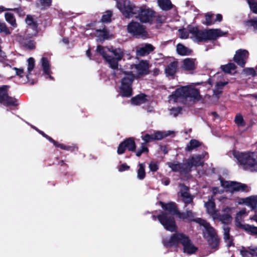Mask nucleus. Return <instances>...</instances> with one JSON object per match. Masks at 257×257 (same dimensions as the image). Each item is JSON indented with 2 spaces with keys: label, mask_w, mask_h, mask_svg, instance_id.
<instances>
[{
  "label": "nucleus",
  "mask_w": 257,
  "mask_h": 257,
  "mask_svg": "<svg viewBox=\"0 0 257 257\" xmlns=\"http://www.w3.org/2000/svg\"><path fill=\"white\" fill-rule=\"evenodd\" d=\"M162 207L171 214H176L179 218L182 220H187L188 222H195L204 227L203 233L204 237L207 239L210 246L212 248H215L218 245L219 240L214 228L211 227L206 220L196 217V214L190 210H186L184 212H181L177 210L176 204L171 202L164 204L161 202Z\"/></svg>",
  "instance_id": "1"
},
{
  "label": "nucleus",
  "mask_w": 257,
  "mask_h": 257,
  "mask_svg": "<svg viewBox=\"0 0 257 257\" xmlns=\"http://www.w3.org/2000/svg\"><path fill=\"white\" fill-rule=\"evenodd\" d=\"M148 64L142 61L138 64H126L122 71L119 93L122 97H129L133 95L132 85L136 78L148 73Z\"/></svg>",
  "instance_id": "2"
},
{
  "label": "nucleus",
  "mask_w": 257,
  "mask_h": 257,
  "mask_svg": "<svg viewBox=\"0 0 257 257\" xmlns=\"http://www.w3.org/2000/svg\"><path fill=\"white\" fill-rule=\"evenodd\" d=\"M163 243L167 247H177L181 245L183 247V252L189 255L194 253L197 250L189 236L182 232H177L173 234L170 237L164 238Z\"/></svg>",
  "instance_id": "3"
},
{
  "label": "nucleus",
  "mask_w": 257,
  "mask_h": 257,
  "mask_svg": "<svg viewBox=\"0 0 257 257\" xmlns=\"http://www.w3.org/2000/svg\"><path fill=\"white\" fill-rule=\"evenodd\" d=\"M200 95L198 90L191 86H186L177 89L169 96V101L171 103L181 102L187 103L198 100Z\"/></svg>",
  "instance_id": "4"
},
{
  "label": "nucleus",
  "mask_w": 257,
  "mask_h": 257,
  "mask_svg": "<svg viewBox=\"0 0 257 257\" xmlns=\"http://www.w3.org/2000/svg\"><path fill=\"white\" fill-rule=\"evenodd\" d=\"M188 31L190 34V38L194 42L198 43L208 40H214L225 35V33L219 29L200 30L196 27H189Z\"/></svg>",
  "instance_id": "5"
},
{
  "label": "nucleus",
  "mask_w": 257,
  "mask_h": 257,
  "mask_svg": "<svg viewBox=\"0 0 257 257\" xmlns=\"http://www.w3.org/2000/svg\"><path fill=\"white\" fill-rule=\"evenodd\" d=\"M255 149L253 152L244 153L234 151L233 155L245 170L257 171V143L254 144Z\"/></svg>",
  "instance_id": "6"
},
{
  "label": "nucleus",
  "mask_w": 257,
  "mask_h": 257,
  "mask_svg": "<svg viewBox=\"0 0 257 257\" xmlns=\"http://www.w3.org/2000/svg\"><path fill=\"white\" fill-rule=\"evenodd\" d=\"M96 51L99 53L108 63L110 67L113 69L118 68V62L123 55L121 49L119 48L113 49L98 46Z\"/></svg>",
  "instance_id": "7"
},
{
  "label": "nucleus",
  "mask_w": 257,
  "mask_h": 257,
  "mask_svg": "<svg viewBox=\"0 0 257 257\" xmlns=\"http://www.w3.org/2000/svg\"><path fill=\"white\" fill-rule=\"evenodd\" d=\"M116 1L117 8L125 18H130L135 16L138 7L133 3L128 0Z\"/></svg>",
  "instance_id": "8"
},
{
  "label": "nucleus",
  "mask_w": 257,
  "mask_h": 257,
  "mask_svg": "<svg viewBox=\"0 0 257 257\" xmlns=\"http://www.w3.org/2000/svg\"><path fill=\"white\" fill-rule=\"evenodd\" d=\"M154 11L146 6L137 7V12L135 16L142 23H151L155 17Z\"/></svg>",
  "instance_id": "9"
},
{
  "label": "nucleus",
  "mask_w": 257,
  "mask_h": 257,
  "mask_svg": "<svg viewBox=\"0 0 257 257\" xmlns=\"http://www.w3.org/2000/svg\"><path fill=\"white\" fill-rule=\"evenodd\" d=\"M221 186L224 188L226 192L233 193L237 191L248 192L250 190V188L244 184L240 183L228 181L220 179Z\"/></svg>",
  "instance_id": "10"
},
{
  "label": "nucleus",
  "mask_w": 257,
  "mask_h": 257,
  "mask_svg": "<svg viewBox=\"0 0 257 257\" xmlns=\"http://www.w3.org/2000/svg\"><path fill=\"white\" fill-rule=\"evenodd\" d=\"M152 218L154 220L157 218L164 227L168 231L173 232L177 230V227L174 219L169 217L166 213H162L157 216L153 215Z\"/></svg>",
  "instance_id": "11"
},
{
  "label": "nucleus",
  "mask_w": 257,
  "mask_h": 257,
  "mask_svg": "<svg viewBox=\"0 0 257 257\" xmlns=\"http://www.w3.org/2000/svg\"><path fill=\"white\" fill-rule=\"evenodd\" d=\"M127 32L136 37H145L147 33L143 25L139 23L132 21L127 25Z\"/></svg>",
  "instance_id": "12"
},
{
  "label": "nucleus",
  "mask_w": 257,
  "mask_h": 257,
  "mask_svg": "<svg viewBox=\"0 0 257 257\" xmlns=\"http://www.w3.org/2000/svg\"><path fill=\"white\" fill-rule=\"evenodd\" d=\"M7 88V86L0 87V103L6 105H17V100L8 95Z\"/></svg>",
  "instance_id": "13"
},
{
  "label": "nucleus",
  "mask_w": 257,
  "mask_h": 257,
  "mask_svg": "<svg viewBox=\"0 0 257 257\" xmlns=\"http://www.w3.org/2000/svg\"><path fill=\"white\" fill-rule=\"evenodd\" d=\"M27 72H24L23 68H18L14 67L13 68L16 72V75L20 78L23 77L25 75L28 80L30 78V76L31 74V72L34 69L35 67V60L33 58L30 57L27 60Z\"/></svg>",
  "instance_id": "14"
},
{
  "label": "nucleus",
  "mask_w": 257,
  "mask_h": 257,
  "mask_svg": "<svg viewBox=\"0 0 257 257\" xmlns=\"http://www.w3.org/2000/svg\"><path fill=\"white\" fill-rule=\"evenodd\" d=\"M168 166L173 171L179 172L181 174H186L191 171L192 165L190 163H175L169 162L167 163Z\"/></svg>",
  "instance_id": "15"
},
{
  "label": "nucleus",
  "mask_w": 257,
  "mask_h": 257,
  "mask_svg": "<svg viewBox=\"0 0 257 257\" xmlns=\"http://www.w3.org/2000/svg\"><path fill=\"white\" fill-rule=\"evenodd\" d=\"M249 53L245 49H239L235 52L233 57V60L239 66L244 67L248 58Z\"/></svg>",
  "instance_id": "16"
},
{
  "label": "nucleus",
  "mask_w": 257,
  "mask_h": 257,
  "mask_svg": "<svg viewBox=\"0 0 257 257\" xmlns=\"http://www.w3.org/2000/svg\"><path fill=\"white\" fill-rule=\"evenodd\" d=\"M180 193L181 196L183 198V201L185 203L184 208H185L187 204H191L193 207L194 204L193 203V200L194 196L191 195L188 192V188L184 185L180 184Z\"/></svg>",
  "instance_id": "17"
},
{
  "label": "nucleus",
  "mask_w": 257,
  "mask_h": 257,
  "mask_svg": "<svg viewBox=\"0 0 257 257\" xmlns=\"http://www.w3.org/2000/svg\"><path fill=\"white\" fill-rule=\"evenodd\" d=\"M41 63L43 70V75L45 76V78L53 80V77L51 76L52 71L48 59L45 57H42L41 60Z\"/></svg>",
  "instance_id": "18"
},
{
  "label": "nucleus",
  "mask_w": 257,
  "mask_h": 257,
  "mask_svg": "<svg viewBox=\"0 0 257 257\" xmlns=\"http://www.w3.org/2000/svg\"><path fill=\"white\" fill-rule=\"evenodd\" d=\"M238 250L242 257L257 256V246H250L247 247L241 246Z\"/></svg>",
  "instance_id": "19"
},
{
  "label": "nucleus",
  "mask_w": 257,
  "mask_h": 257,
  "mask_svg": "<svg viewBox=\"0 0 257 257\" xmlns=\"http://www.w3.org/2000/svg\"><path fill=\"white\" fill-rule=\"evenodd\" d=\"M196 65L195 59L188 58L182 61L181 68L185 71H193L196 68Z\"/></svg>",
  "instance_id": "20"
},
{
  "label": "nucleus",
  "mask_w": 257,
  "mask_h": 257,
  "mask_svg": "<svg viewBox=\"0 0 257 257\" xmlns=\"http://www.w3.org/2000/svg\"><path fill=\"white\" fill-rule=\"evenodd\" d=\"M205 206L206 208L207 213L212 216L213 219L217 217V214L218 211L215 209V205L212 197L207 202H205Z\"/></svg>",
  "instance_id": "21"
},
{
  "label": "nucleus",
  "mask_w": 257,
  "mask_h": 257,
  "mask_svg": "<svg viewBox=\"0 0 257 257\" xmlns=\"http://www.w3.org/2000/svg\"><path fill=\"white\" fill-rule=\"evenodd\" d=\"M178 65L177 61H173L168 64L165 68V73L167 76H172L177 72Z\"/></svg>",
  "instance_id": "22"
},
{
  "label": "nucleus",
  "mask_w": 257,
  "mask_h": 257,
  "mask_svg": "<svg viewBox=\"0 0 257 257\" xmlns=\"http://www.w3.org/2000/svg\"><path fill=\"white\" fill-rule=\"evenodd\" d=\"M227 84L226 82H218L216 83L215 88L213 90V94L212 98L217 101L219 98L220 95L222 92L223 87Z\"/></svg>",
  "instance_id": "23"
},
{
  "label": "nucleus",
  "mask_w": 257,
  "mask_h": 257,
  "mask_svg": "<svg viewBox=\"0 0 257 257\" xmlns=\"http://www.w3.org/2000/svg\"><path fill=\"white\" fill-rule=\"evenodd\" d=\"M26 23L28 25L27 29L28 32L30 31V29H32L34 32L31 34L33 36H35L37 33V25L34 22L33 18L31 16H27L26 19Z\"/></svg>",
  "instance_id": "24"
},
{
  "label": "nucleus",
  "mask_w": 257,
  "mask_h": 257,
  "mask_svg": "<svg viewBox=\"0 0 257 257\" xmlns=\"http://www.w3.org/2000/svg\"><path fill=\"white\" fill-rule=\"evenodd\" d=\"M204 157L203 155H196L192 157L190 159H188L186 163H190L193 166L197 167L202 166L203 162L202 159Z\"/></svg>",
  "instance_id": "25"
},
{
  "label": "nucleus",
  "mask_w": 257,
  "mask_h": 257,
  "mask_svg": "<svg viewBox=\"0 0 257 257\" xmlns=\"http://www.w3.org/2000/svg\"><path fill=\"white\" fill-rule=\"evenodd\" d=\"M154 48L151 44H146L144 46L140 47L137 51V55L138 56H145L153 51Z\"/></svg>",
  "instance_id": "26"
},
{
  "label": "nucleus",
  "mask_w": 257,
  "mask_h": 257,
  "mask_svg": "<svg viewBox=\"0 0 257 257\" xmlns=\"http://www.w3.org/2000/svg\"><path fill=\"white\" fill-rule=\"evenodd\" d=\"M243 203L249 206L252 209H254L257 205V196H252L242 199Z\"/></svg>",
  "instance_id": "27"
},
{
  "label": "nucleus",
  "mask_w": 257,
  "mask_h": 257,
  "mask_svg": "<svg viewBox=\"0 0 257 257\" xmlns=\"http://www.w3.org/2000/svg\"><path fill=\"white\" fill-rule=\"evenodd\" d=\"M224 232V239L226 242L227 246L229 247L233 244L232 238L229 236V228L226 225L223 226Z\"/></svg>",
  "instance_id": "28"
},
{
  "label": "nucleus",
  "mask_w": 257,
  "mask_h": 257,
  "mask_svg": "<svg viewBox=\"0 0 257 257\" xmlns=\"http://www.w3.org/2000/svg\"><path fill=\"white\" fill-rule=\"evenodd\" d=\"M147 96L144 94H139L131 99V103L133 105H140L147 101Z\"/></svg>",
  "instance_id": "29"
},
{
  "label": "nucleus",
  "mask_w": 257,
  "mask_h": 257,
  "mask_svg": "<svg viewBox=\"0 0 257 257\" xmlns=\"http://www.w3.org/2000/svg\"><path fill=\"white\" fill-rule=\"evenodd\" d=\"M154 137L155 138L156 141H158L163 139L174 133L173 132L168 131H155L154 133Z\"/></svg>",
  "instance_id": "30"
},
{
  "label": "nucleus",
  "mask_w": 257,
  "mask_h": 257,
  "mask_svg": "<svg viewBox=\"0 0 257 257\" xmlns=\"http://www.w3.org/2000/svg\"><path fill=\"white\" fill-rule=\"evenodd\" d=\"M177 52L180 55H189L191 53V50L181 44L177 45Z\"/></svg>",
  "instance_id": "31"
},
{
  "label": "nucleus",
  "mask_w": 257,
  "mask_h": 257,
  "mask_svg": "<svg viewBox=\"0 0 257 257\" xmlns=\"http://www.w3.org/2000/svg\"><path fill=\"white\" fill-rule=\"evenodd\" d=\"M236 68L235 65L233 63H228L220 66V68L223 72L230 74H234L236 72Z\"/></svg>",
  "instance_id": "32"
},
{
  "label": "nucleus",
  "mask_w": 257,
  "mask_h": 257,
  "mask_svg": "<svg viewBox=\"0 0 257 257\" xmlns=\"http://www.w3.org/2000/svg\"><path fill=\"white\" fill-rule=\"evenodd\" d=\"M159 7L163 10L168 11L173 7L170 0H158Z\"/></svg>",
  "instance_id": "33"
},
{
  "label": "nucleus",
  "mask_w": 257,
  "mask_h": 257,
  "mask_svg": "<svg viewBox=\"0 0 257 257\" xmlns=\"http://www.w3.org/2000/svg\"><path fill=\"white\" fill-rule=\"evenodd\" d=\"M217 217L214 218L213 219H217L219 221H221L223 223H228L230 222L231 220V217L230 214H224L223 213L220 214L218 212L217 214Z\"/></svg>",
  "instance_id": "34"
},
{
  "label": "nucleus",
  "mask_w": 257,
  "mask_h": 257,
  "mask_svg": "<svg viewBox=\"0 0 257 257\" xmlns=\"http://www.w3.org/2000/svg\"><path fill=\"white\" fill-rule=\"evenodd\" d=\"M96 36L98 38V40L100 41H103L109 38V33L106 29L103 30H98L96 32Z\"/></svg>",
  "instance_id": "35"
},
{
  "label": "nucleus",
  "mask_w": 257,
  "mask_h": 257,
  "mask_svg": "<svg viewBox=\"0 0 257 257\" xmlns=\"http://www.w3.org/2000/svg\"><path fill=\"white\" fill-rule=\"evenodd\" d=\"M139 169L137 170V178L139 180H143L146 176L145 165L144 163L139 164Z\"/></svg>",
  "instance_id": "36"
},
{
  "label": "nucleus",
  "mask_w": 257,
  "mask_h": 257,
  "mask_svg": "<svg viewBox=\"0 0 257 257\" xmlns=\"http://www.w3.org/2000/svg\"><path fill=\"white\" fill-rule=\"evenodd\" d=\"M5 19L6 21L9 23L14 28L17 26L16 19L13 14L10 13H6L5 14Z\"/></svg>",
  "instance_id": "37"
},
{
  "label": "nucleus",
  "mask_w": 257,
  "mask_h": 257,
  "mask_svg": "<svg viewBox=\"0 0 257 257\" xmlns=\"http://www.w3.org/2000/svg\"><path fill=\"white\" fill-rule=\"evenodd\" d=\"M125 147L130 151H135L136 144L133 139L129 138L123 141Z\"/></svg>",
  "instance_id": "38"
},
{
  "label": "nucleus",
  "mask_w": 257,
  "mask_h": 257,
  "mask_svg": "<svg viewBox=\"0 0 257 257\" xmlns=\"http://www.w3.org/2000/svg\"><path fill=\"white\" fill-rule=\"evenodd\" d=\"M200 145L199 142L196 140H191L187 145L186 150L191 151L193 149L198 147Z\"/></svg>",
  "instance_id": "39"
},
{
  "label": "nucleus",
  "mask_w": 257,
  "mask_h": 257,
  "mask_svg": "<svg viewBox=\"0 0 257 257\" xmlns=\"http://www.w3.org/2000/svg\"><path fill=\"white\" fill-rule=\"evenodd\" d=\"M214 17V15L211 13H207L205 15V21L204 22L206 25L210 26L215 23V21L212 18Z\"/></svg>",
  "instance_id": "40"
},
{
  "label": "nucleus",
  "mask_w": 257,
  "mask_h": 257,
  "mask_svg": "<svg viewBox=\"0 0 257 257\" xmlns=\"http://www.w3.org/2000/svg\"><path fill=\"white\" fill-rule=\"evenodd\" d=\"M22 44L26 48L33 49L35 48V44L32 40L24 39L21 41Z\"/></svg>",
  "instance_id": "41"
},
{
  "label": "nucleus",
  "mask_w": 257,
  "mask_h": 257,
  "mask_svg": "<svg viewBox=\"0 0 257 257\" xmlns=\"http://www.w3.org/2000/svg\"><path fill=\"white\" fill-rule=\"evenodd\" d=\"M185 7L188 9L190 12H194V15H197L198 14L199 10L194 7L190 2L187 1L185 3Z\"/></svg>",
  "instance_id": "42"
},
{
  "label": "nucleus",
  "mask_w": 257,
  "mask_h": 257,
  "mask_svg": "<svg viewBox=\"0 0 257 257\" xmlns=\"http://www.w3.org/2000/svg\"><path fill=\"white\" fill-rule=\"evenodd\" d=\"M142 140L145 142V144L156 141L155 138L154 137V133L147 134L142 137Z\"/></svg>",
  "instance_id": "43"
},
{
  "label": "nucleus",
  "mask_w": 257,
  "mask_h": 257,
  "mask_svg": "<svg viewBox=\"0 0 257 257\" xmlns=\"http://www.w3.org/2000/svg\"><path fill=\"white\" fill-rule=\"evenodd\" d=\"M245 24L247 27H253L254 30H257V17L246 21Z\"/></svg>",
  "instance_id": "44"
},
{
  "label": "nucleus",
  "mask_w": 257,
  "mask_h": 257,
  "mask_svg": "<svg viewBox=\"0 0 257 257\" xmlns=\"http://www.w3.org/2000/svg\"><path fill=\"white\" fill-rule=\"evenodd\" d=\"M243 228L251 234H257V227L246 224L243 226Z\"/></svg>",
  "instance_id": "45"
},
{
  "label": "nucleus",
  "mask_w": 257,
  "mask_h": 257,
  "mask_svg": "<svg viewBox=\"0 0 257 257\" xmlns=\"http://www.w3.org/2000/svg\"><path fill=\"white\" fill-rule=\"evenodd\" d=\"M250 10L254 13L257 14V2L255 0H247Z\"/></svg>",
  "instance_id": "46"
},
{
  "label": "nucleus",
  "mask_w": 257,
  "mask_h": 257,
  "mask_svg": "<svg viewBox=\"0 0 257 257\" xmlns=\"http://www.w3.org/2000/svg\"><path fill=\"white\" fill-rule=\"evenodd\" d=\"M56 147H59L63 150H68V151H74V147H70V146H67L63 144H59L55 141H54V143H52Z\"/></svg>",
  "instance_id": "47"
},
{
  "label": "nucleus",
  "mask_w": 257,
  "mask_h": 257,
  "mask_svg": "<svg viewBox=\"0 0 257 257\" xmlns=\"http://www.w3.org/2000/svg\"><path fill=\"white\" fill-rule=\"evenodd\" d=\"M0 32L4 33L6 35H10L11 32L4 22H0Z\"/></svg>",
  "instance_id": "48"
},
{
  "label": "nucleus",
  "mask_w": 257,
  "mask_h": 257,
  "mask_svg": "<svg viewBox=\"0 0 257 257\" xmlns=\"http://www.w3.org/2000/svg\"><path fill=\"white\" fill-rule=\"evenodd\" d=\"M182 109L181 107L172 108L170 109V114L174 117H176L181 113Z\"/></svg>",
  "instance_id": "49"
},
{
  "label": "nucleus",
  "mask_w": 257,
  "mask_h": 257,
  "mask_svg": "<svg viewBox=\"0 0 257 257\" xmlns=\"http://www.w3.org/2000/svg\"><path fill=\"white\" fill-rule=\"evenodd\" d=\"M111 11H106L104 14L101 18V21L102 22L107 23L110 21L111 17Z\"/></svg>",
  "instance_id": "50"
},
{
  "label": "nucleus",
  "mask_w": 257,
  "mask_h": 257,
  "mask_svg": "<svg viewBox=\"0 0 257 257\" xmlns=\"http://www.w3.org/2000/svg\"><path fill=\"white\" fill-rule=\"evenodd\" d=\"M179 36L181 39H187L190 37V34L188 30L185 29L179 30Z\"/></svg>",
  "instance_id": "51"
},
{
  "label": "nucleus",
  "mask_w": 257,
  "mask_h": 257,
  "mask_svg": "<svg viewBox=\"0 0 257 257\" xmlns=\"http://www.w3.org/2000/svg\"><path fill=\"white\" fill-rule=\"evenodd\" d=\"M40 7L43 9H45L51 6L52 0H39Z\"/></svg>",
  "instance_id": "52"
},
{
  "label": "nucleus",
  "mask_w": 257,
  "mask_h": 257,
  "mask_svg": "<svg viewBox=\"0 0 257 257\" xmlns=\"http://www.w3.org/2000/svg\"><path fill=\"white\" fill-rule=\"evenodd\" d=\"M247 213L245 209H242L239 211L236 214L235 219L236 221H239L242 219L243 217L247 215Z\"/></svg>",
  "instance_id": "53"
},
{
  "label": "nucleus",
  "mask_w": 257,
  "mask_h": 257,
  "mask_svg": "<svg viewBox=\"0 0 257 257\" xmlns=\"http://www.w3.org/2000/svg\"><path fill=\"white\" fill-rule=\"evenodd\" d=\"M235 122L238 126H242L244 125V122L242 116L240 114H237L235 117Z\"/></svg>",
  "instance_id": "54"
},
{
  "label": "nucleus",
  "mask_w": 257,
  "mask_h": 257,
  "mask_svg": "<svg viewBox=\"0 0 257 257\" xmlns=\"http://www.w3.org/2000/svg\"><path fill=\"white\" fill-rule=\"evenodd\" d=\"M148 152V149L144 143H142L141 147V149L139 150L137 153L136 155L138 157H140L143 153H147Z\"/></svg>",
  "instance_id": "55"
},
{
  "label": "nucleus",
  "mask_w": 257,
  "mask_h": 257,
  "mask_svg": "<svg viewBox=\"0 0 257 257\" xmlns=\"http://www.w3.org/2000/svg\"><path fill=\"white\" fill-rule=\"evenodd\" d=\"M32 127L35 129L36 131H37L39 134H40L42 136H43L44 137H45L46 139H47L48 141H49L51 143H54V140L52 139L51 137L45 134L43 132L39 130L37 128H36L35 126H33Z\"/></svg>",
  "instance_id": "56"
},
{
  "label": "nucleus",
  "mask_w": 257,
  "mask_h": 257,
  "mask_svg": "<svg viewBox=\"0 0 257 257\" xmlns=\"http://www.w3.org/2000/svg\"><path fill=\"white\" fill-rule=\"evenodd\" d=\"M243 71L246 75H250L252 76H255L256 72L255 70L252 68H246L243 70Z\"/></svg>",
  "instance_id": "57"
},
{
  "label": "nucleus",
  "mask_w": 257,
  "mask_h": 257,
  "mask_svg": "<svg viewBox=\"0 0 257 257\" xmlns=\"http://www.w3.org/2000/svg\"><path fill=\"white\" fill-rule=\"evenodd\" d=\"M149 169L152 172H156L158 169V164L156 162H151L149 164Z\"/></svg>",
  "instance_id": "58"
},
{
  "label": "nucleus",
  "mask_w": 257,
  "mask_h": 257,
  "mask_svg": "<svg viewBox=\"0 0 257 257\" xmlns=\"http://www.w3.org/2000/svg\"><path fill=\"white\" fill-rule=\"evenodd\" d=\"M125 148H126V147H125V145L123 142L121 143H120L118 146L117 151V154L119 155L123 154L125 151Z\"/></svg>",
  "instance_id": "59"
},
{
  "label": "nucleus",
  "mask_w": 257,
  "mask_h": 257,
  "mask_svg": "<svg viewBox=\"0 0 257 257\" xmlns=\"http://www.w3.org/2000/svg\"><path fill=\"white\" fill-rule=\"evenodd\" d=\"M212 191L214 195H216L218 194H222L224 192L223 190L220 189L219 187H213L212 189Z\"/></svg>",
  "instance_id": "60"
},
{
  "label": "nucleus",
  "mask_w": 257,
  "mask_h": 257,
  "mask_svg": "<svg viewBox=\"0 0 257 257\" xmlns=\"http://www.w3.org/2000/svg\"><path fill=\"white\" fill-rule=\"evenodd\" d=\"M166 19L165 16L159 15L156 18V22L158 23H163L165 22Z\"/></svg>",
  "instance_id": "61"
},
{
  "label": "nucleus",
  "mask_w": 257,
  "mask_h": 257,
  "mask_svg": "<svg viewBox=\"0 0 257 257\" xmlns=\"http://www.w3.org/2000/svg\"><path fill=\"white\" fill-rule=\"evenodd\" d=\"M129 168H130V167L128 166H127L125 164H121V165H120L119 167H118V171L123 172L125 170H128Z\"/></svg>",
  "instance_id": "62"
},
{
  "label": "nucleus",
  "mask_w": 257,
  "mask_h": 257,
  "mask_svg": "<svg viewBox=\"0 0 257 257\" xmlns=\"http://www.w3.org/2000/svg\"><path fill=\"white\" fill-rule=\"evenodd\" d=\"M232 208L229 207H226L222 209V212L224 214H230L231 213Z\"/></svg>",
  "instance_id": "63"
},
{
  "label": "nucleus",
  "mask_w": 257,
  "mask_h": 257,
  "mask_svg": "<svg viewBox=\"0 0 257 257\" xmlns=\"http://www.w3.org/2000/svg\"><path fill=\"white\" fill-rule=\"evenodd\" d=\"M222 19V17L221 16V15L220 14H217L216 15V19L215 20H214L213 21H215V22L216 21H221Z\"/></svg>",
  "instance_id": "64"
}]
</instances>
